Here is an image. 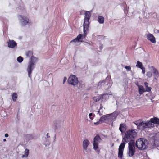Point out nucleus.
Segmentation results:
<instances>
[{
    "label": "nucleus",
    "instance_id": "f704fd0d",
    "mask_svg": "<svg viewBox=\"0 0 159 159\" xmlns=\"http://www.w3.org/2000/svg\"><path fill=\"white\" fill-rule=\"evenodd\" d=\"M148 83L147 82H145L144 83V84L145 85V87H146L147 86H148Z\"/></svg>",
    "mask_w": 159,
    "mask_h": 159
},
{
    "label": "nucleus",
    "instance_id": "4be33fe9",
    "mask_svg": "<svg viewBox=\"0 0 159 159\" xmlns=\"http://www.w3.org/2000/svg\"><path fill=\"white\" fill-rule=\"evenodd\" d=\"M12 98L13 101L15 102L16 101L17 98V95L16 93H14L13 94Z\"/></svg>",
    "mask_w": 159,
    "mask_h": 159
},
{
    "label": "nucleus",
    "instance_id": "7ed1b4c3",
    "mask_svg": "<svg viewBox=\"0 0 159 159\" xmlns=\"http://www.w3.org/2000/svg\"><path fill=\"white\" fill-rule=\"evenodd\" d=\"M147 140L143 138H140L137 139L136 142V147L140 150H143L147 148V144L146 142Z\"/></svg>",
    "mask_w": 159,
    "mask_h": 159
},
{
    "label": "nucleus",
    "instance_id": "2eb2a0df",
    "mask_svg": "<svg viewBox=\"0 0 159 159\" xmlns=\"http://www.w3.org/2000/svg\"><path fill=\"white\" fill-rule=\"evenodd\" d=\"M150 120L153 124H156L159 125V119L156 117H154L153 118H151Z\"/></svg>",
    "mask_w": 159,
    "mask_h": 159
},
{
    "label": "nucleus",
    "instance_id": "e433bc0d",
    "mask_svg": "<svg viewBox=\"0 0 159 159\" xmlns=\"http://www.w3.org/2000/svg\"><path fill=\"white\" fill-rule=\"evenodd\" d=\"M47 138H49L50 137V136L48 135V133H47Z\"/></svg>",
    "mask_w": 159,
    "mask_h": 159
},
{
    "label": "nucleus",
    "instance_id": "f3484780",
    "mask_svg": "<svg viewBox=\"0 0 159 159\" xmlns=\"http://www.w3.org/2000/svg\"><path fill=\"white\" fill-rule=\"evenodd\" d=\"M79 80H68V83L70 84L73 85H76L78 83Z\"/></svg>",
    "mask_w": 159,
    "mask_h": 159
},
{
    "label": "nucleus",
    "instance_id": "37998d69",
    "mask_svg": "<svg viewBox=\"0 0 159 159\" xmlns=\"http://www.w3.org/2000/svg\"><path fill=\"white\" fill-rule=\"evenodd\" d=\"M114 143L112 144V146H114Z\"/></svg>",
    "mask_w": 159,
    "mask_h": 159
},
{
    "label": "nucleus",
    "instance_id": "c03bdc74",
    "mask_svg": "<svg viewBox=\"0 0 159 159\" xmlns=\"http://www.w3.org/2000/svg\"><path fill=\"white\" fill-rule=\"evenodd\" d=\"M99 112H100V111H98V113H99Z\"/></svg>",
    "mask_w": 159,
    "mask_h": 159
},
{
    "label": "nucleus",
    "instance_id": "4468645a",
    "mask_svg": "<svg viewBox=\"0 0 159 159\" xmlns=\"http://www.w3.org/2000/svg\"><path fill=\"white\" fill-rule=\"evenodd\" d=\"M153 71V73L154 78L157 79V78L159 77V73L158 70L153 67H152Z\"/></svg>",
    "mask_w": 159,
    "mask_h": 159
},
{
    "label": "nucleus",
    "instance_id": "ea45409f",
    "mask_svg": "<svg viewBox=\"0 0 159 159\" xmlns=\"http://www.w3.org/2000/svg\"><path fill=\"white\" fill-rule=\"evenodd\" d=\"M66 80H63V84H64V83L65 82Z\"/></svg>",
    "mask_w": 159,
    "mask_h": 159
},
{
    "label": "nucleus",
    "instance_id": "473e14b6",
    "mask_svg": "<svg viewBox=\"0 0 159 159\" xmlns=\"http://www.w3.org/2000/svg\"><path fill=\"white\" fill-rule=\"evenodd\" d=\"M142 70V73L143 74H144L145 73V68L143 67L141 68Z\"/></svg>",
    "mask_w": 159,
    "mask_h": 159
},
{
    "label": "nucleus",
    "instance_id": "c85d7f7f",
    "mask_svg": "<svg viewBox=\"0 0 159 159\" xmlns=\"http://www.w3.org/2000/svg\"><path fill=\"white\" fill-rule=\"evenodd\" d=\"M26 136L29 138V140H31L33 138L32 134H27Z\"/></svg>",
    "mask_w": 159,
    "mask_h": 159
},
{
    "label": "nucleus",
    "instance_id": "423d86ee",
    "mask_svg": "<svg viewBox=\"0 0 159 159\" xmlns=\"http://www.w3.org/2000/svg\"><path fill=\"white\" fill-rule=\"evenodd\" d=\"M101 140L99 135L97 134L94 137L93 140V149L96 150L98 148V143L100 142V140Z\"/></svg>",
    "mask_w": 159,
    "mask_h": 159
},
{
    "label": "nucleus",
    "instance_id": "b1692460",
    "mask_svg": "<svg viewBox=\"0 0 159 159\" xmlns=\"http://www.w3.org/2000/svg\"><path fill=\"white\" fill-rule=\"evenodd\" d=\"M136 66L138 68H141L142 67H143V65L142 62L138 61L137 62V64L136 65Z\"/></svg>",
    "mask_w": 159,
    "mask_h": 159
},
{
    "label": "nucleus",
    "instance_id": "412c9836",
    "mask_svg": "<svg viewBox=\"0 0 159 159\" xmlns=\"http://www.w3.org/2000/svg\"><path fill=\"white\" fill-rule=\"evenodd\" d=\"M29 153V150L28 149L26 148L24 154L22 156L23 158L27 157Z\"/></svg>",
    "mask_w": 159,
    "mask_h": 159
},
{
    "label": "nucleus",
    "instance_id": "58836bf2",
    "mask_svg": "<svg viewBox=\"0 0 159 159\" xmlns=\"http://www.w3.org/2000/svg\"><path fill=\"white\" fill-rule=\"evenodd\" d=\"M3 140V141H4V142H5V141H6V139H4Z\"/></svg>",
    "mask_w": 159,
    "mask_h": 159
},
{
    "label": "nucleus",
    "instance_id": "a19ab883",
    "mask_svg": "<svg viewBox=\"0 0 159 159\" xmlns=\"http://www.w3.org/2000/svg\"><path fill=\"white\" fill-rule=\"evenodd\" d=\"M97 152H98V153H99V152H100V150H98L97 151Z\"/></svg>",
    "mask_w": 159,
    "mask_h": 159
},
{
    "label": "nucleus",
    "instance_id": "a878e982",
    "mask_svg": "<svg viewBox=\"0 0 159 159\" xmlns=\"http://www.w3.org/2000/svg\"><path fill=\"white\" fill-rule=\"evenodd\" d=\"M23 58L21 56L17 58V61L20 63L21 62L23 61Z\"/></svg>",
    "mask_w": 159,
    "mask_h": 159
},
{
    "label": "nucleus",
    "instance_id": "0eeeda50",
    "mask_svg": "<svg viewBox=\"0 0 159 159\" xmlns=\"http://www.w3.org/2000/svg\"><path fill=\"white\" fill-rule=\"evenodd\" d=\"M111 114H108L106 115H104L101 117L99 121L94 123V124L96 125H98L100 123H102L105 122L107 119V117H109L111 116Z\"/></svg>",
    "mask_w": 159,
    "mask_h": 159
},
{
    "label": "nucleus",
    "instance_id": "79ce46f5",
    "mask_svg": "<svg viewBox=\"0 0 159 159\" xmlns=\"http://www.w3.org/2000/svg\"><path fill=\"white\" fill-rule=\"evenodd\" d=\"M157 32L158 33H159V30H157Z\"/></svg>",
    "mask_w": 159,
    "mask_h": 159
},
{
    "label": "nucleus",
    "instance_id": "a211bd4d",
    "mask_svg": "<svg viewBox=\"0 0 159 159\" xmlns=\"http://www.w3.org/2000/svg\"><path fill=\"white\" fill-rule=\"evenodd\" d=\"M126 129L125 125L124 124H120V125L119 130L121 132H123Z\"/></svg>",
    "mask_w": 159,
    "mask_h": 159
},
{
    "label": "nucleus",
    "instance_id": "6ab92c4d",
    "mask_svg": "<svg viewBox=\"0 0 159 159\" xmlns=\"http://www.w3.org/2000/svg\"><path fill=\"white\" fill-rule=\"evenodd\" d=\"M98 21L100 24L103 23L104 21V18L102 16H99L98 17Z\"/></svg>",
    "mask_w": 159,
    "mask_h": 159
},
{
    "label": "nucleus",
    "instance_id": "ddd939ff",
    "mask_svg": "<svg viewBox=\"0 0 159 159\" xmlns=\"http://www.w3.org/2000/svg\"><path fill=\"white\" fill-rule=\"evenodd\" d=\"M138 90L139 93L140 95H142L144 93L146 92L144 88L142 85L141 86H139Z\"/></svg>",
    "mask_w": 159,
    "mask_h": 159
},
{
    "label": "nucleus",
    "instance_id": "dca6fc26",
    "mask_svg": "<svg viewBox=\"0 0 159 159\" xmlns=\"http://www.w3.org/2000/svg\"><path fill=\"white\" fill-rule=\"evenodd\" d=\"M147 128H151L154 127V124L150 120V119L149 120H148L146 122Z\"/></svg>",
    "mask_w": 159,
    "mask_h": 159
},
{
    "label": "nucleus",
    "instance_id": "f8f14e48",
    "mask_svg": "<svg viewBox=\"0 0 159 159\" xmlns=\"http://www.w3.org/2000/svg\"><path fill=\"white\" fill-rule=\"evenodd\" d=\"M8 45L9 48H13L17 45V43L13 40H9L8 42Z\"/></svg>",
    "mask_w": 159,
    "mask_h": 159
},
{
    "label": "nucleus",
    "instance_id": "f257e3e1",
    "mask_svg": "<svg viewBox=\"0 0 159 159\" xmlns=\"http://www.w3.org/2000/svg\"><path fill=\"white\" fill-rule=\"evenodd\" d=\"M137 136V133L134 129H132L126 131L124 137L123 138L122 142L119 146L118 149V157L122 159L123 157V151L125 146V142H135L134 140Z\"/></svg>",
    "mask_w": 159,
    "mask_h": 159
},
{
    "label": "nucleus",
    "instance_id": "1a4fd4ad",
    "mask_svg": "<svg viewBox=\"0 0 159 159\" xmlns=\"http://www.w3.org/2000/svg\"><path fill=\"white\" fill-rule=\"evenodd\" d=\"M146 37L151 43H156L155 38L152 34L150 33L147 34Z\"/></svg>",
    "mask_w": 159,
    "mask_h": 159
},
{
    "label": "nucleus",
    "instance_id": "72a5a7b5",
    "mask_svg": "<svg viewBox=\"0 0 159 159\" xmlns=\"http://www.w3.org/2000/svg\"><path fill=\"white\" fill-rule=\"evenodd\" d=\"M135 84L138 86V87H139V86H141V85H139V83H138V81H136V82H135Z\"/></svg>",
    "mask_w": 159,
    "mask_h": 159
},
{
    "label": "nucleus",
    "instance_id": "393cba45",
    "mask_svg": "<svg viewBox=\"0 0 159 159\" xmlns=\"http://www.w3.org/2000/svg\"><path fill=\"white\" fill-rule=\"evenodd\" d=\"M68 80H78V78L74 75H71L69 76Z\"/></svg>",
    "mask_w": 159,
    "mask_h": 159
},
{
    "label": "nucleus",
    "instance_id": "9d476101",
    "mask_svg": "<svg viewBox=\"0 0 159 159\" xmlns=\"http://www.w3.org/2000/svg\"><path fill=\"white\" fill-rule=\"evenodd\" d=\"M136 124L138 125V127H139L140 129H144L145 128H147L146 122H144L143 121H142L139 123H137Z\"/></svg>",
    "mask_w": 159,
    "mask_h": 159
},
{
    "label": "nucleus",
    "instance_id": "6e6552de",
    "mask_svg": "<svg viewBox=\"0 0 159 159\" xmlns=\"http://www.w3.org/2000/svg\"><path fill=\"white\" fill-rule=\"evenodd\" d=\"M20 20L21 21V24L23 26H25L27 25L29 22V19L23 16L22 15H20Z\"/></svg>",
    "mask_w": 159,
    "mask_h": 159
},
{
    "label": "nucleus",
    "instance_id": "f03ea898",
    "mask_svg": "<svg viewBox=\"0 0 159 159\" xmlns=\"http://www.w3.org/2000/svg\"><path fill=\"white\" fill-rule=\"evenodd\" d=\"M85 16L83 25L84 34H79L76 37L78 42L82 41V39L84 38L89 31V28L90 25L89 20L91 17V14L89 11H87L85 13Z\"/></svg>",
    "mask_w": 159,
    "mask_h": 159
},
{
    "label": "nucleus",
    "instance_id": "bb28decb",
    "mask_svg": "<svg viewBox=\"0 0 159 159\" xmlns=\"http://www.w3.org/2000/svg\"><path fill=\"white\" fill-rule=\"evenodd\" d=\"M145 89V92H149L151 91L152 88L151 87L147 86Z\"/></svg>",
    "mask_w": 159,
    "mask_h": 159
},
{
    "label": "nucleus",
    "instance_id": "2f4dec72",
    "mask_svg": "<svg viewBox=\"0 0 159 159\" xmlns=\"http://www.w3.org/2000/svg\"><path fill=\"white\" fill-rule=\"evenodd\" d=\"M76 42H78V41L77 39L76 38L75 39H73L72 40H71L70 41V43H72V42L75 43Z\"/></svg>",
    "mask_w": 159,
    "mask_h": 159
},
{
    "label": "nucleus",
    "instance_id": "cd10ccee",
    "mask_svg": "<svg viewBox=\"0 0 159 159\" xmlns=\"http://www.w3.org/2000/svg\"><path fill=\"white\" fill-rule=\"evenodd\" d=\"M146 75L149 78L151 77L152 75V72L150 71L148 72L147 73Z\"/></svg>",
    "mask_w": 159,
    "mask_h": 159
},
{
    "label": "nucleus",
    "instance_id": "c756f323",
    "mask_svg": "<svg viewBox=\"0 0 159 159\" xmlns=\"http://www.w3.org/2000/svg\"><path fill=\"white\" fill-rule=\"evenodd\" d=\"M125 68L126 69L127 71H131V68L130 66H125Z\"/></svg>",
    "mask_w": 159,
    "mask_h": 159
},
{
    "label": "nucleus",
    "instance_id": "4c0bfd02",
    "mask_svg": "<svg viewBox=\"0 0 159 159\" xmlns=\"http://www.w3.org/2000/svg\"><path fill=\"white\" fill-rule=\"evenodd\" d=\"M63 80H67V78L66 77H64Z\"/></svg>",
    "mask_w": 159,
    "mask_h": 159
},
{
    "label": "nucleus",
    "instance_id": "20e7f679",
    "mask_svg": "<svg viewBox=\"0 0 159 159\" xmlns=\"http://www.w3.org/2000/svg\"><path fill=\"white\" fill-rule=\"evenodd\" d=\"M135 142H132L128 143V150L127 153L128 156L129 157H133L135 152Z\"/></svg>",
    "mask_w": 159,
    "mask_h": 159
},
{
    "label": "nucleus",
    "instance_id": "5701e85b",
    "mask_svg": "<svg viewBox=\"0 0 159 159\" xmlns=\"http://www.w3.org/2000/svg\"><path fill=\"white\" fill-rule=\"evenodd\" d=\"M33 52L32 51H29L26 53V56L27 57H33Z\"/></svg>",
    "mask_w": 159,
    "mask_h": 159
},
{
    "label": "nucleus",
    "instance_id": "9b49d317",
    "mask_svg": "<svg viewBox=\"0 0 159 159\" xmlns=\"http://www.w3.org/2000/svg\"><path fill=\"white\" fill-rule=\"evenodd\" d=\"M89 143L90 142L88 139H85L83 141L82 145L84 150L87 151V147Z\"/></svg>",
    "mask_w": 159,
    "mask_h": 159
},
{
    "label": "nucleus",
    "instance_id": "7c9ffc66",
    "mask_svg": "<svg viewBox=\"0 0 159 159\" xmlns=\"http://www.w3.org/2000/svg\"><path fill=\"white\" fill-rule=\"evenodd\" d=\"M89 116L91 120H92L93 119L94 116L92 113H89Z\"/></svg>",
    "mask_w": 159,
    "mask_h": 159
},
{
    "label": "nucleus",
    "instance_id": "39448f33",
    "mask_svg": "<svg viewBox=\"0 0 159 159\" xmlns=\"http://www.w3.org/2000/svg\"><path fill=\"white\" fill-rule=\"evenodd\" d=\"M31 61H30L27 69V71L28 73V76L30 78L32 70L35 67L34 64L37 60V58L33 56L31 58Z\"/></svg>",
    "mask_w": 159,
    "mask_h": 159
},
{
    "label": "nucleus",
    "instance_id": "c9c22d12",
    "mask_svg": "<svg viewBox=\"0 0 159 159\" xmlns=\"http://www.w3.org/2000/svg\"><path fill=\"white\" fill-rule=\"evenodd\" d=\"M9 135L7 134H5V136L6 137H7Z\"/></svg>",
    "mask_w": 159,
    "mask_h": 159
},
{
    "label": "nucleus",
    "instance_id": "aec40b11",
    "mask_svg": "<svg viewBox=\"0 0 159 159\" xmlns=\"http://www.w3.org/2000/svg\"><path fill=\"white\" fill-rule=\"evenodd\" d=\"M102 98L101 96H97L93 97V99L95 102L99 101L100 99Z\"/></svg>",
    "mask_w": 159,
    "mask_h": 159
}]
</instances>
